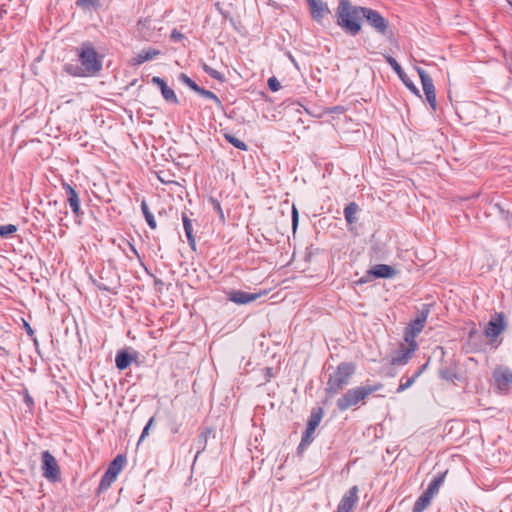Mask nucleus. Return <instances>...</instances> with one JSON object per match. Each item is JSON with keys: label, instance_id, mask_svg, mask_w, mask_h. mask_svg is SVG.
Instances as JSON below:
<instances>
[{"label": "nucleus", "instance_id": "5701e85b", "mask_svg": "<svg viewBox=\"0 0 512 512\" xmlns=\"http://www.w3.org/2000/svg\"><path fill=\"white\" fill-rule=\"evenodd\" d=\"M432 498L433 496L424 491L416 500L412 512H423L430 504Z\"/></svg>", "mask_w": 512, "mask_h": 512}, {"label": "nucleus", "instance_id": "473e14b6", "mask_svg": "<svg viewBox=\"0 0 512 512\" xmlns=\"http://www.w3.org/2000/svg\"><path fill=\"white\" fill-rule=\"evenodd\" d=\"M208 203L212 207V209L219 215L221 222H225V215L222 210L220 202L214 197H209Z\"/></svg>", "mask_w": 512, "mask_h": 512}, {"label": "nucleus", "instance_id": "aec40b11", "mask_svg": "<svg viewBox=\"0 0 512 512\" xmlns=\"http://www.w3.org/2000/svg\"><path fill=\"white\" fill-rule=\"evenodd\" d=\"M159 54H160V51L157 49L150 48V49L142 50L133 59V64L141 65L146 61H150V60L154 59Z\"/></svg>", "mask_w": 512, "mask_h": 512}, {"label": "nucleus", "instance_id": "2f4dec72", "mask_svg": "<svg viewBox=\"0 0 512 512\" xmlns=\"http://www.w3.org/2000/svg\"><path fill=\"white\" fill-rule=\"evenodd\" d=\"M202 69L204 70L205 73H207L213 79H216V80H218L220 82H223L225 80V77H224V75L221 72H219L216 69L210 67L206 63L202 64Z\"/></svg>", "mask_w": 512, "mask_h": 512}, {"label": "nucleus", "instance_id": "e433bc0d", "mask_svg": "<svg viewBox=\"0 0 512 512\" xmlns=\"http://www.w3.org/2000/svg\"><path fill=\"white\" fill-rule=\"evenodd\" d=\"M225 139L230 143L232 144L234 147L242 150V151H245L247 150V145L241 141L240 139H238L237 137L231 135V134H225Z\"/></svg>", "mask_w": 512, "mask_h": 512}, {"label": "nucleus", "instance_id": "dca6fc26", "mask_svg": "<svg viewBox=\"0 0 512 512\" xmlns=\"http://www.w3.org/2000/svg\"><path fill=\"white\" fill-rule=\"evenodd\" d=\"M151 82L160 88L161 94L167 102L174 103V104L178 103V98H177L174 90L167 86L164 79H162L158 76H154V77H152Z\"/></svg>", "mask_w": 512, "mask_h": 512}, {"label": "nucleus", "instance_id": "8fccbe9b", "mask_svg": "<svg viewBox=\"0 0 512 512\" xmlns=\"http://www.w3.org/2000/svg\"><path fill=\"white\" fill-rule=\"evenodd\" d=\"M128 245H129V248L131 250V252L136 256V257H140L139 256V253L137 251V249L135 248V246L133 244H131L130 242H128Z\"/></svg>", "mask_w": 512, "mask_h": 512}, {"label": "nucleus", "instance_id": "a211bd4d", "mask_svg": "<svg viewBox=\"0 0 512 512\" xmlns=\"http://www.w3.org/2000/svg\"><path fill=\"white\" fill-rule=\"evenodd\" d=\"M134 360L135 356L129 354L125 350H120L116 354L115 364L119 370H125Z\"/></svg>", "mask_w": 512, "mask_h": 512}, {"label": "nucleus", "instance_id": "3c124183", "mask_svg": "<svg viewBox=\"0 0 512 512\" xmlns=\"http://www.w3.org/2000/svg\"><path fill=\"white\" fill-rule=\"evenodd\" d=\"M98 288L103 291H108V292L111 291L110 288L108 286H106L105 284H99Z\"/></svg>", "mask_w": 512, "mask_h": 512}, {"label": "nucleus", "instance_id": "79ce46f5", "mask_svg": "<svg viewBox=\"0 0 512 512\" xmlns=\"http://www.w3.org/2000/svg\"><path fill=\"white\" fill-rule=\"evenodd\" d=\"M402 81L404 82V84L406 85V87L411 91L413 92L415 95H418L419 96V90L417 89V87L408 79L406 78V75L404 74L403 75V79Z\"/></svg>", "mask_w": 512, "mask_h": 512}, {"label": "nucleus", "instance_id": "37998d69", "mask_svg": "<svg viewBox=\"0 0 512 512\" xmlns=\"http://www.w3.org/2000/svg\"><path fill=\"white\" fill-rule=\"evenodd\" d=\"M440 377L452 381L455 378V374L449 369H442L440 370Z\"/></svg>", "mask_w": 512, "mask_h": 512}, {"label": "nucleus", "instance_id": "423d86ee", "mask_svg": "<svg viewBox=\"0 0 512 512\" xmlns=\"http://www.w3.org/2000/svg\"><path fill=\"white\" fill-rule=\"evenodd\" d=\"M42 475L50 482L60 479V468L55 457L49 452L42 453Z\"/></svg>", "mask_w": 512, "mask_h": 512}, {"label": "nucleus", "instance_id": "a19ab883", "mask_svg": "<svg viewBox=\"0 0 512 512\" xmlns=\"http://www.w3.org/2000/svg\"><path fill=\"white\" fill-rule=\"evenodd\" d=\"M267 84L269 89L273 92H276L281 88L280 82L277 80L276 77L269 78Z\"/></svg>", "mask_w": 512, "mask_h": 512}, {"label": "nucleus", "instance_id": "f8f14e48", "mask_svg": "<svg viewBox=\"0 0 512 512\" xmlns=\"http://www.w3.org/2000/svg\"><path fill=\"white\" fill-rule=\"evenodd\" d=\"M63 189L67 196V202L76 218L81 217L84 213L80 207V198L76 190L68 183H63Z\"/></svg>", "mask_w": 512, "mask_h": 512}, {"label": "nucleus", "instance_id": "f03ea898", "mask_svg": "<svg viewBox=\"0 0 512 512\" xmlns=\"http://www.w3.org/2000/svg\"><path fill=\"white\" fill-rule=\"evenodd\" d=\"M355 366L349 362H342L337 366L334 373L330 374L326 384L327 394L334 396L349 384L351 376L354 374Z\"/></svg>", "mask_w": 512, "mask_h": 512}, {"label": "nucleus", "instance_id": "49530a36", "mask_svg": "<svg viewBox=\"0 0 512 512\" xmlns=\"http://www.w3.org/2000/svg\"><path fill=\"white\" fill-rule=\"evenodd\" d=\"M171 38H172L173 40H181V39H183V38H184V35H183L181 32H179V31H177L176 29H174V30L172 31V33H171Z\"/></svg>", "mask_w": 512, "mask_h": 512}, {"label": "nucleus", "instance_id": "4c0bfd02", "mask_svg": "<svg viewBox=\"0 0 512 512\" xmlns=\"http://www.w3.org/2000/svg\"><path fill=\"white\" fill-rule=\"evenodd\" d=\"M17 231V227L13 224L0 226V238H6Z\"/></svg>", "mask_w": 512, "mask_h": 512}, {"label": "nucleus", "instance_id": "a878e982", "mask_svg": "<svg viewBox=\"0 0 512 512\" xmlns=\"http://www.w3.org/2000/svg\"><path fill=\"white\" fill-rule=\"evenodd\" d=\"M445 478V473L438 474L433 478V480L429 483L427 489L425 492H427L429 495L434 496L438 493L440 486L443 484Z\"/></svg>", "mask_w": 512, "mask_h": 512}, {"label": "nucleus", "instance_id": "9d476101", "mask_svg": "<svg viewBox=\"0 0 512 512\" xmlns=\"http://www.w3.org/2000/svg\"><path fill=\"white\" fill-rule=\"evenodd\" d=\"M505 316L503 313H495L485 327L484 333L488 338H497L505 329Z\"/></svg>", "mask_w": 512, "mask_h": 512}, {"label": "nucleus", "instance_id": "bb28decb", "mask_svg": "<svg viewBox=\"0 0 512 512\" xmlns=\"http://www.w3.org/2000/svg\"><path fill=\"white\" fill-rule=\"evenodd\" d=\"M359 207L355 202H350L344 208V217L347 223L353 224L356 222V213L358 212Z\"/></svg>", "mask_w": 512, "mask_h": 512}, {"label": "nucleus", "instance_id": "864d4df0", "mask_svg": "<svg viewBox=\"0 0 512 512\" xmlns=\"http://www.w3.org/2000/svg\"><path fill=\"white\" fill-rule=\"evenodd\" d=\"M26 326H27V332H28V334H32V333H33V330L31 329V327H30L28 324H26Z\"/></svg>", "mask_w": 512, "mask_h": 512}, {"label": "nucleus", "instance_id": "412c9836", "mask_svg": "<svg viewBox=\"0 0 512 512\" xmlns=\"http://www.w3.org/2000/svg\"><path fill=\"white\" fill-rule=\"evenodd\" d=\"M211 433H212L211 428H205L198 435V437L195 441V447L197 449L195 458H197L198 455L206 449L208 438L211 435Z\"/></svg>", "mask_w": 512, "mask_h": 512}, {"label": "nucleus", "instance_id": "7c9ffc66", "mask_svg": "<svg viewBox=\"0 0 512 512\" xmlns=\"http://www.w3.org/2000/svg\"><path fill=\"white\" fill-rule=\"evenodd\" d=\"M126 463V458L124 455H117L113 461L109 464V469L114 471L116 474H119L121 470L123 469L124 465Z\"/></svg>", "mask_w": 512, "mask_h": 512}, {"label": "nucleus", "instance_id": "9b49d317", "mask_svg": "<svg viewBox=\"0 0 512 512\" xmlns=\"http://www.w3.org/2000/svg\"><path fill=\"white\" fill-rule=\"evenodd\" d=\"M358 501V487H351L340 500L335 512H351Z\"/></svg>", "mask_w": 512, "mask_h": 512}, {"label": "nucleus", "instance_id": "f704fd0d", "mask_svg": "<svg viewBox=\"0 0 512 512\" xmlns=\"http://www.w3.org/2000/svg\"><path fill=\"white\" fill-rule=\"evenodd\" d=\"M178 80L185 84L186 86H188L190 89H192L194 92H197V90L199 89V85L193 81L188 75H186L185 73H180L179 76H178Z\"/></svg>", "mask_w": 512, "mask_h": 512}, {"label": "nucleus", "instance_id": "20e7f679", "mask_svg": "<svg viewBox=\"0 0 512 512\" xmlns=\"http://www.w3.org/2000/svg\"><path fill=\"white\" fill-rule=\"evenodd\" d=\"M79 60L88 75H96L102 69V62L90 43H84L82 45Z\"/></svg>", "mask_w": 512, "mask_h": 512}, {"label": "nucleus", "instance_id": "ea45409f", "mask_svg": "<svg viewBox=\"0 0 512 512\" xmlns=\"http://www.w3.org/2000/svg\"><path fill=\"white\" fill-rule=\"evenodd\" d=\"M429 312H430L429 306L428 305H424L423 309L418 313L416 319L425 324L426 320H427V317L429 315Z\"/></svg>", "mask_w": 512, "mask_h": 512}, {"label": "nucleus", "instance_id": "c9c22d12", "mask_svg": "<svg viewBox=\"0 0 512 512\" xmlns=\"http://www.w3.org/2000/svg\"><path fill=\"white\" fill-rule=\"evenodd\" d=\"M196 93H198L200 96H202V97H204L206 99L214 101L217 105L221 104V101H220L219 97L215 93H213V92H211L209 90H206V89H204L202 87H199V89L197 90Z\"/></svg>", "mask_w": 512, "mask_h": 512}, {"label": "nucleus", "instance_id": "0eeeda50", "mask_svg": "<svg viewBox=\"0 0 512 512\" xmlns=\"http://www.w3.org/2000/svg\"><path fill=\"white\" fill-rule=\"evenodd\" d=\"M398 271L387 264H377L372 266L365 276L360 278L358 281L360 284L367 283L371 280V278H384V279H391L394 278L397 275Z\"/></svg>", "mask_w": 512, "mask_h": 512}, {"label": "nucleus", "instance_id": "6e6552de", "mask_svg": "<svg viewBox=\"0 0 512 512\" xmlns=\"http://www.w3.org/2000/svg\"><path fill=\"white\" fill-rule=\"evenodd\" d=\"M417 72L421 79L422 88H423L424 94L426 96V100L430 104L432 110H436L437 102H436V93H435V87L433 84V80L424 69L417 68Z\"/></svg>", "mask_w": 512, "mask_h": 512}, {"label": "nucleus", "instance_id": "4be33fe9", "mask_svg": "<svg viewBox=\"0 0 512 512\" xmlns=\"http://www.w3.org/2000/svg\"><path fill=\"white\" fill-rule=\"evenodd\" d=\"M75 4L85 12L97 11L102 6L99 0H76Z\"/></svg>", "mask_w": 512, "mask_h": 512}, {"label": "nucleus", "instance_id": "58836bf2", "mask_svg": "<svg viewBox=\"0 0 512 512\" xmlns=\"http://www.w3.org/2000/svg\"><path fill=\"white\" fill-rule=\"evenodd\" d=\"M113 482L114 480H112V478H108V475L104 473L99 484V491L107 490Z\"/></svg>", "mask_w": 512, "mask_h": 512}, {"label": "nucleus", "instance_id": "72a5a7b5", "mask_svg": "<svg viewBox=\"0 0 512 512\" xmlns=\"http://www.w3.org/2000/svg\"><path fill=\"white\" fill-rule=\"evenodd\" d=\"M386 62L390 65V67L398 74V76L403 79V75L405 74L400 64L390 55L385 56Z\"/></svg>", "mask_w": 512, "mask_h": 512}, {"label": "nucleus", "instance_id": "c85d7f7f", "mask_svg": "<svg viewBox=\"0 0 512 512\" xmlns=\"http://www.w3.org/2000/svg\"><path fill=\"white\" fill-rule=\"evenodd\" d=\"M141 211L145 217V220L151 229H156L157 224L153 214L150 212L148 204L145 200L141 202Z\"/></svg>", "mask_w": 512, "mask_h": 512}, {"label": "nucleus", "instance_id": "2eb2a0df", "mask_svg": "<svg viewBox=\"0 0 512 512\" xmlns=\"http://www.w3.org/2000/svg\"><path fill=\"white\" fill-rule=\"evenodd\" d=\"M493 377L500 390H507L512 384V372L507 368L496 369Z\"/></svg>", "mask_w": 512, "mask_h": 512}, {"label": "nucleus", "instance_id": "7ed1b4c3", "mask_svg": "<svg viewBox=\"0 0 512 512\" xmlns=\"http://www.w3.org/2000/svg\"><path fill=\"white\" fill-rule=\"evenodd\" d=\"M383 388L382 383L375 385H366L349 389L337 400V407L340 411H345L350 407L357 405L360 401L366 399L372 393Z\"/></svg>", "mask_w": 512, "mask_h": 512}, {"label": "nucleus", "instance_id": "a18cd8bd", "mask_svg": "<svg viewBox=\"0 0 512 512\" xmlns=\"http://www.w3.org/2000/svg\"><path fill=\"white\" fill-rule=\"evenodd\" d=\"M153 421H154L153 417L149 419L148 423L146 424V426L144 427V429L142 431V434L139 438L138 443H140L148 435L149 429H150L151 425L153 424Z\"/></svg>", "mask_w": 512, "mask_h": 512}, {"label": "nucleus", "instance_id": "ddd939ff", "mask_svg": "<svg viewBox=\"0 0 512 512\" xmlns=\"http://www.w3.org/2000/svg\"><path fill=\"white\" fill-rule=\"evenodd\" d=\"M312 18L320 22L325 16L330 13L328 5L322 0H307Z\"/></svg>", "mask_w": 512, "mask_h": 512}, {"label": "nucleus", "instance_id": "b1692460", "mask_svg": "<svg viewBox=\"0 0 512 512\" xmlns=\"http://www.w3.org/2000/svg\"><path fill=\"white\" fill-rule=\"evenodd\" d=\"M324 411L321 407L313 408L311 411V415L309 417L307 427L313 430H316L318 425L321 422Z\"/></svg>", "mask_w": 512, "mask_h": 512}, {"label": "nucleus", "instance_id": "c756f323", "mask_svg": "<svg viewBox=\"0 0 512 512\" xmlns=\"http://www.w3.org/2000/svg\"><path fill=\"white\" fill-rule=\"evenodd\" d=\"M64 70L71 76H74V77H85V76H89L88 74H86L83 66L80 67L78 65H74V64H66L64 66Z\"/></svg>", "mask_w": 512, "mask_h": 512}, {"label": "nucleus", "instance_id": "de8ad7c7", "mask_svg": "<svg viewBox=\"0 0 512 512\" xmlns=\"http://www.w3.org/2000/svg\"><path fill=\"white\" fill-rule=\"evenodd\" d=\"M106 475H108V478H112V480H116L118 474H116L114 471L110 470L109 468L105 472Z\"/></svg>", "mask_w": 512, "mask_h": 512}, {"label": "nucleus", "instance_id": "6ab92c4d", "mask_svg": "<svg viewBox=\"0 0 512 512\" xmlns=\"http://www.w3.org/2000/svg\"><path fill=\"white\" fill-rule=\"evenodd\" d=\"M425 324L417 319H414L406 329L405 340L411 342L423 330Z\"/></svg>", "mask_w": 512, "mask_h": 512}, {"label": "nucleus", "instance_id": "09e8293b", "mask_svg": "<svg viewBox=\"0 0 512 512\" xmlns=\"http://www.w3.org/2000/svg\"><path fill=\"white\" fill-rule=\"evenodd\" d=\"M24 400H25V403L28 406H32L34 404V401H33L32 397L29 394H26Z\"/></svg>", "mask_w": 512, "mask_h": 512}, {"label": "nucleus", "instance_id": "f3484780", "mask_svg": "<svg viewBox=\"0 0 512 512\" xmlns=\"http://www.w3.org/2000/svg\"><path fill=\"white\" fill-rule=\"evenodd\" d=\"M182 222H183V228L185 231V235L188 240V244L193 251H196V239L193 234L192 221L188 217L187 213H185V212L182 213Z\"/></svg>", "mask_w": 512, "mask_h": 512}, {"label": "nucleus", "instance_id": "39448f33", "mask_svg": "<svg viewBox=\"0 0 512 512\" xmlns=\"http://www.w3.org/2000/svg\"><path fill=\"white\" fill-rule=\"evenodd\" d=\"M363 18L378 34L387 37L390 34L389 22L377 10L364 7Z\"/></svg>", "mask_w": 512, "mask_h": 512}, {"label": "nucleus", "instance_id": "c03bdc74", "mask_svg": "<svg viewBox=\"0 0 512 512\" xmlns=\"http://www.w3.org/2000/svg\"><path fill=\"white\" fill-rule=\"evenodd\" d=\"M299 214L295 206L292 207V228L295 231L298 226Z\"/></svg>", "mask_w": 512, "mask_h": 512}, {"label": "nucleus", "instance_id": "4468645a", "mask_svg": "<svg viewBox=\"0 0 512 512\" xmlns=\"http://www.w3.org/2000/svg\"><path fill=\"white\" fill-rule=\"evenodd\" d=\"M260 294L248 293L242 290H233L228 293V299L238 305L248 304L258 299Z\"/></svg>", "mask_w": 512, "mask_h": 512}, {"label": "nucleus", "instance_id": "603ef678", "mask_svg": "<svg viewBox=\"0 0 512 512\" xmlns=\"http://www.w3.org/2000/svg\"><path fill=\"white\" fill-rule=\"evenodd\" d=\"M477 334V330L476 328H472L471 331L469 332V339H472L474 337V335Z\"/></svg>", "mask_w": 512, "mask_h": 512}, {"label": "nucleus", "instance_id": "f257e3e1", "mask_svg": "<svg viewBox=\"0 0 512 512\" xmlns=\"http://www.w3.org/2000/svg\"><path fill=\"white\" fill-rule=\"evenodd\" d=\"M364 7L353 5L350 0H340L336 9L337 25L350 36L361 31Z\"/></svg>", "mask_w": 512, "mask_h": 512}, {"label": "nucleus", "instance_id": "cd10ccee", "mask_svg": "<svg viewBox=\"0 0 512 512\" xmlns=\"http://www.w3.org/2000/svg\"><path fill=\"white\" fill-rule=\"evenodd\" d=\"M314 432L315 430L306 427L305 431L302 434L300 444L298 446V450H303L307 448L314 440Z\"/></svg>", "mask_w": 512, "mask_h": 512}, {"label": "nucleus", "instance_id": "393cba45", "mask_svg": "<svg viewBox=\"0 0 512 512\" xmlns=\"http://www.w3.org/2000/svg\"><path fill=\"white\" fill-rule=\"evenodd\" d=\"M427 364L423 365L416 371L410 378L406 380V382L400 381V384L396 390L397 393H401L405 391L406 389L410 388L416 381V379L422 374V372L425 370Z\"/></svg>", "mask_w": 512, "mask_h": 512}, {"label": "nucleus", "instance_id": "1a4fd4ad", "mask_svg": "<svg viewBox=\"0 0 512 512\" xmlns=\"http://www.w3.org/2000/svg\"><path fill=\"white\" fill-rule=\"evenodd\" d=\"M416 348L417 343L415 340L408 342V346L401 345L400 348L392 356L390 360L391 365L401 366L407 364Z\"/></svg>", "mask_w": 512, "mask_h": 512}]
</instances>
